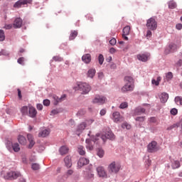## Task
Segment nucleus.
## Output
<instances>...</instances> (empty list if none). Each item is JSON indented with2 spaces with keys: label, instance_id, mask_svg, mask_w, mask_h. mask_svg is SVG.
Returning <instances> with one entry per match:
<instances>
[{
  "label": "nucleus",
  "instance_id": "nucleus-35",
  "mask_svg": "<svg viewBox=\"0 0 182 182\" xmlns=\"http://www.w3.org/2000/svg\"><path fill=\"white\" fill-rule=\"evenodd\" d=\"M77 36V31H73L70 35V41H73Z\"/></svg>",
  "mask_w": 182,
  "mask_h": 182
},
{
  "label": "nucleus",
  "instance_id": "nucleus-57",
  "mask_svg": "<svg viewBox=\"0 0 182 182\" xmlns=\"http://www.w3.org/2000/svg\"><path fill=\"white\" fill-rule=\"evenodd\" d=\"M151 31L150 30H148L146 33V38H151Z\"/></svg>",
  "mask_w": 182,
  "mask_h": 182
},
{
  "label": "nucleus",
  "instance_id": "nucleus-15",
  "mask_svg": "<svg viewBox=\"0 0 182 182\" xmlns=\"http://www.w3.org/2000/svg\"><path fill=\"white\" fill-rule=\"evenodd\" d=\"M150 56L149 53L144 54H139L136 55L138 60H141V62H147L149 60V57Z\"/></svg>",
  "mask_w": 182,
  "mask_h": 182
},
{
  "label": "nucleus",
  "instance_id": "nucleus-36",
  "mask_svg": "<svg viewBox=\"0 0 182 182\" xmlns=\"http://www.w3.org/2000/svg\"><path fill=\"white\" fill-rule=\"evenodd\" d=\"M180 167V161H174L172 164V168L176 169Z\"/></svg>",
  "mask_w": 182,
  "mask_h": 182
},
{
  "label": "nucleus",
  "instance_id": "nucleus-20",
  "mask_svg": "<svg viewBox=\"0 0 182 182\" xmlns=\"http://www.w3.org/2000/svg\"><path fill=\"white\" fill-rule=\"evenodd\" d=\"M27 138L29 141L28 149H32L35 146V141L33 140V136L32 134H27Z\"/></svg>",
  "mask_w": 182,
  "mask_h": 182
},
{
  "label": "nucleus",
  "instance_id": "nucleus-1",
  "mask_svg": "<svg viewBox=\"0 0 182 182\" xmlns=\"http://www.w3.org/2000/svg\"><path fill=\"white\" fill-rule=\"evenodd\" d=\"M124 85L121 88L122 93L133 92L134 90V79L132 76H125L124 78Z\"/></svg>",
  "mask_w": 182,
  "mask_h": 182
},
{
  "label": "nucleus",
  "instance_id": "nucleus-37",
  "mask_svg": "<svg viewBox=\"0 0 182 182\" xmlns=\"http://www.w3.org/2000/svg\"><path fill=\"white\" fill-rule=\"evenodd\" d=\"M127 107H129V103L127 102H124L119 105V109H127Z\"/></svg>",
  "mask_w": 182,
  "mask_h": 182
},
{
  "label": "nucleus",
  "instance_id": "nucleus-9",
  "mask_svg": "<svg viewBox=\"0 0 182 182\" xmlns=\"http://www.w3.org/2000/svg\"><path fill=\"white\" fill-rule=\"evenodd\" d=\"M168 48L169 49L165 50L166 55H168V53H171V52H176V50L180 48V45L171 43L169 44Z\"/></svg>",
  "mask_w": 182,
  "mask_h": 182
},
{
  "label": "nucleus",
  "instance_id": "nucleus-27",
  "mask_svg": "<svg viewBox=\"0 0 182 182\" xmlns=\"http://www.w3.org/2000/svg\"><path fill=\"white\" fill-rule=\"evenodd\" d=\"M18 141L20 144H22L23 146H25V144H26V138H25V136L22 135L18 136Z\"/></svg>",
  "mask_w": 182,
  "mask_h": 182
},
{
  "label": "nucleus",
  "instance_id": "nucleus-30",
  "mask_svg": "<svg viewBox=\"0 0 182 182\" xmlns=\"http://www.w3.org/2000/svg\"><path fill=\"white\" fill-rule=\"evenodd\" d=\"M168 8L170 9H174L176 8H177V4H176V2L174 1H171L168 3Z\"/></svg>",
  "mask_w": 182,
  "mask_h": 182
},
{
  "label": "nucleus",
  "instance_id": "nucleus-13",
  "mask_svg": "<svg viewBox=\"0 0 182 182\" xmlns=\"http://www.w3.org/2000/svg\"><path fill=\"white\" fill-rule=\"evenodd\" d=\"M28 4H32V0H18L14 5V8H21L22 5H28Z\"/></svg>",
  "mask_w": 182,
  "mask_h": 182
},
{
  "label": "nucleus",
  "instance_id": "nucleus-4",
  "mask_svg": "<svg viewBox=\"0 0 182 182\" xmlns=\"http://www.w3.org/2000/svg\"><path fill=\"white\" fill-rule=\"evenodd\" d=\"M18 177H21V173L16 171H9L4 176L5 180H16Z\"/></svg>",
  "mask_w": 182,
  "mask_h": 182
},
{
  "label": "nucleus",
  "instance_id": "nucleus-54",
  "mask_svg": "<svg viewBox=\"0 0 182 182\" xmlns=\"http://www.w3.org/2000/svg\"><path fill=\"white\" fill-rule=\"evenodd\" d=\"M4 28L5 29H12V24H6Z\"/></svg>",
  "mask_w": 182,
  "mask_h": 182
},
{
  "label": "nucleus",
  "instance_id": "nucleus-24",
  "mask_svg": "<svg viewBox=\"0 0 182 182\" xmlns=\"http://www.w3.org/2000/svg\"><path fill=\"white\" fill-rule=\"evenodd\" d=\"M50 133V130L44 129L39 132L38 137H46L47 136H49Z\"/></svg>",
  "mask_w": 182,
  "mask_h": 182
},
{
  "label": "nucleus",
  "instance_id": "nucleus-34",
  "mask_svg": "<svg viewBox=\"0 0 182 182\" xmlns=\"http://www.w3.org/2000/svg\"><path fill=\"white\" fill-rule=\"evenodd\" d=\"M12 147H13L14 151H15L16 153H18V151L21 150V148L19 147V144L18 143L14 144L12 145Z\"/></svg>",
  "mask_w": 182,
  "mask_h": 182
},
{
  "label": "nucleus",
  "instance_id": "nucleus-47",
  "mask_svg": "<svg viewBox=\"0 0 182 182\" xmlns=\"http://www.w3.org/2000/svg\"><path fill=\"white\" fill-rule=\"evenodd\" d=\"M18 63H19V65H25V58L23 57H21L18 59L17 60Z\"/></svg>",
  "mask_w": 182,
  "mask_h": 182
},
{
  "label": "nucleus",
  "instance_id": "nucleus-42",
  "mask_svg": "<svg viewBox=\"0 0 182 182\" xmlns=\"http://www.w3.org/2000/svg\"><path fill=\"white\" fill-rule=\"evenodd\" d=\"M98 60H99L100 65H103V62H105V57H103V55L100 54L98 57Z\"/></svg>",
  "mask_w": 182,
  "mask_h": 182
},
{
  "label": "nucleus",
  "instance_id": "nucleus-64",
  "mask_svg": "<svg viewBox=\"0 0 182 182\" xmlns=\"http://www.w3.org/2000/svg\"><path fill=\"white\" fill-rule=\"evenodd\" d=\"M19 182H26V181L23 178H20Z\"/></svg>",
  "mask_w": 182,
  "mask_h": 182
},
{
  "label": "nucleus",
  "instance_id": "nucleus-39",
  "mask_svg": "<svg viewBox=\"0 0 182 182\" xmlns=\"http://www.w3.org/2000/svg\"><path fill=\"white\" fill-rule=\"evenodd\" d=\"M97 156L100 157V159H102V157H103L105 156V151H103V149H99L97 150Z\"/></svg>",
  "mask_w": 182,
  "mask_h": 182
},
{
  "label": "nucleus",
  "instance_id": "nucleus-19",
  "mask_svg": "<svg viewBox=\"0 0 182 182\" xmlns=\"http://www.w3.org/2000/svg\"><path fill=\"white\" fill-rule=\"evenodd\" d=\"M146 109L141 107H138L134 110V116H139L142 113H145Z\"/></svg>",
  "mask_w": 182,
  "mask_h": 182
},
{
  "label": "nucleus",
  "instance_id": "nucleus-8",
  "mask_svg": "<svg viewBox=\"0 0 182 182\" xmlns=\"http://www.w3.org/2000/svg\"><path fill=\"white\" fill-rule=\"evenodd\" d=\"M100 139L101 140H102V143H105L106 139H109V140H114L115 136H114V134H113L112 131H109L105 135L103 134L101 135Z\"/></svg>",
  "mask_w": 182,
  "mask_h": 182
},
{
  "label": "nucleus",
  "instance_id": "nucleus-48",
  "mask_svg": "<svg viewBox=\"0 0 182 182\" xmlns=\"http://www.w3.org/2000/svg\"><path fill=\"white\" fill-rule=\"evenodd\" d=\"M177 113H178V110L177 109L173 108L171 109V114H172L173 116H176Z\"/></svg>",
  "mask_w": 182,
  "mask_h": 182
},
{
  "label": "nucleus",
  "instance_id": "nucleus-2",
  "mask_svg": "<svg viewBox=\"0 0 182 182\" xmlns=\"http://www.w3.org/2000/svg\"><path fill=\"white\" fill-rule=\"evenodd\" d=\"M78 90L81 92L82 95H87L89 92L91 90L90 85L86 82H79L78 85Z\"/></svg>",
  "mask_w": 182,
  "mask_h": 182
},
{
  "label": "nucleus",
  "instance_id": "nucleus-17",
  "mask_svg": "<svg viewBox=\"0 0 182 182\" xmlns=\"http://www.w3.org/2000/svg\"><path fill=\"white\" fill-rule=\"evenodd\" d=\"M82 60L87 65L92 62V55L90 53L85 54L82 56Z\"/></svg>",
  "mask_w": 182,
  "mask_h": 182
},
{
  "label": "nucleus",
  "instance_id": "nucleus-26",
  "mask_svg": "<svg viewBox=\"0 0 182 182\" xmlns=\"http://www.w3.org/2000/svg\"><path fill=\"white\" fill-rule=\"evenodd\" d=\"M160 99H161V103H166V102L168 100V94H167L166 92H163L161 95Z\"/></svg>",
  "mask_w": 182,
  "mask_h": 182
},
{
  "label": "nucleus",
  "instance_id": "nucleus-23",
  "mask_svg": "<svg viewBox=\"0 0 182 182\" xmlns=\"http://www.w3.org/2000/svg\"><path fill=\"white\" fill-rule=\"evenodd\" d=\"M59 151L61 156L68 154V153H69V148L66 146H63L60 148Z\"/></svg>",
  "mask_w": 182,
  "mask_h": 182
},
{
  "label": "nucleus",
  "instance_id": "nucleus-50",
  "mask_svg": "<svg viewBox=\"0 0 182 182\" xmlns=\"http://www.w3.org/2000/svg\"><path fill=\"white\" fill-rule=\"evenodd\" d=\"M44 106H49L50 105V100H43Z\"/></svg>",
  "mask_w": 182,
  "mask_h": 182
},
{
  "label": "nucleus",
  "instance_id": "nucleus-5",
  "mask_svg": "<svg viewBox=\"0 0 182 182\" xmlns=\"http://www.w3.org/2000/svg\"><path fill=\"white\" fill-rule=\"evenodd\" d=\"M107 102V98L102 95H96L95 98L92 100V103L97 105H105Z\"/></svg>",
  "mask_w": 182,
  "mask_h": 182
},
{
  "label": "nucleus",
  "instance_id": "nucleus-55",
  "mask_svg": "<svg viewBox=\"0 0 182 182\" xmlns=\"http://www.w3.org/2000/svg\"><path fill=\"white\" fill-rule=\"evenodd\" d=\"M176 29H178V31H181V29H182V24L181 23H178L176 26Z\"/></svg>",
  "mask_w": 182,
  "mask_h": 182
},
{
  "label": "nucleus",
  "instance_id": "nucleus-52",
  "mask_svg": "<svg viewBox=\"0 0 182 182\" xmlns=\"http://www.w3.org/2000/svg\"><path fill=\"white\" fill-rule=\"evenodd\" d=\"M109 43L110 45H112V46H114V45H115L117 43V41L116 38H112L109 41Z\"/></svg>",
  "mask_w": 182,
  "mask_h": 182
},
{
  "label": "nucleus",
  "instance_id": "nucleus-61",
  "mask_svg": "<svg viewBox=\"0 0 182 182\" xmlns=\"http://www.w3.org/2000/svg\"><path fill=\"white\" fill-rule=\"evenodd\" d=\"M116 52V49H114V48H111L109 49V53H114Z\"/></svg>",
  "mask_w": 182,
  "mask_h": 182
},
{
  "label": "nucleus",
  "instance_id": "nucleus-18",
  "mask_svg": "<svg viewBox=\"0 0 182 182\" xmlns=\"http://www.w3.org/2000/svg\"><path fill=\"white\" fill-rule=\"evenodd\" d=\"M65 166L67 168H70L72 167V157L70 156H67L64 158Z\"/></svg>",
  "mask_w": 182,
  "mask_h": 182
},
{
  "label": "nucleus",
  "instance_id": "nucleus-56",
  "mask_svg": "<svg viewBox=\"0 0 182 182\" xmlns=\"http://www.w3.org/2000/svg\"><path fill=\"white\" fill-rule=\"evenodd\" d=\"M37 109L38 110H42V109H43V105H42L41 104H38Z\"/></svg>",
  "mask_w": 182,
  "mask_h": 182
},
{
  "label": "nucleus",
  "instance_id": "nucleus-31",
  "mask_svg": "<svg viewBox=\"0 0 182 182\" xmlns=\"http://www.w3.org/2000/svg\"><path fill=\"white\" fill-rule=\"evenodd\" d=\"M175 103L178 105V106H182V97L180 96H177L175 97Z\"/></svg>",
  "mask_w": 182,
  "mask_h": 182
},
{
  "label": "nucleus",
  "instance_id": "nucleus-38",
  "mask_svg": "<svg viewBox=\"0 0 182 182\" xmlns=\"http://www.w3.org/2000/svg\"><path fill=\"white\" fill-rule=\"evenodd\" d=\"M53 60L54 62H62V60H63V58L59 55H56L53 58Z\"/></svg>",
  "mask_w": 182,
  "mask_h": 182
},
{
  "label": "nucleus",
  "instance_id": "nucleus-14",
  "mask_svg": "<svg viewBox=\"0 0 182 182\" xmlns=\"http://www.w3.org/2000/svg\"><path fill=\"white\" fill-rule=\"evenodd\" d=\"M112 120H114L115 123L123 122V117L120 115V112H115L112 114Z\"/></svg>",
  "mask_w": 182,
  "mask_h": 182
},
{
  "label": "nucleus",
  "instance_id": "nucleus-62",
  "mask_svg": "<svg viewBox=\"0 0 182 182\" xmlns=\"http://www.w3.org/2000/svg\"><path fill=\"white\" fill-rule=\"evenodd\" d=\"M122 38H123L125 41H129V38L127 37V35L122 34Z\"/></svg>",
  "mask_w": 182,
  "mask_h": 182
},
{
  "label": "nucleus",
  "instance_id": "nucleus-12",
  "mask_svg": "<svg viewBox=\"0 0 182 182\" xmlns=\"http://www.w3.org/2000/svg\"><path fill=\"white\" fill-rule=\"evenodd\" d=\"M97 140H99V139H93V138H91V140L90 139H86V148L88 149V150H92L93 149V144H95Z\"/></svg>",
  "mask_w": 182,
  "mask_h": 182
},
{
  "label": "nucleus",
  "instance_id": "nucleus-32",
  "mask_svg": "<svg viewBox=\"0 0 182 182\" xmlns=\"http://www.w3.org/2000/svg\"><path fill=\"white\" fill-rule=\"evenodd\" d=\"M180 127V122H176L167 128V130H173V129H178Z\"/></svg>",
  "mask_w": 182,
  "mask_h": 182
},
{
  "label": "nucleus",
  "instance_id": "nucleus-11",
  "mask_svg": "<svg viewBox=\"0 0 182 182\" xmlns=\"http://www.w3.org/2000/svg\"><path fill=\"white\" fill-rule=\"evenodd\" d=\"M97 173L99 177H102V178H107V173L103 166H98L97 168Z\"/></svg>",
  "mask_w": 182,
  "mask_h": 182
},
{
  "label": "nucleus",
  "instance_id": "nucleus-53",
  "mask_svg": "<svg viewBox=\"0 0 182 182\" xmlns=\"http://www.w3.org/2000/svg\"><path fill=\"white\" fill-rule=\"evenodd\" d=\"M151 83H152V85H154L155 86H159V85H160L159 83V81H157V80H156L154 79L151 80Z\"/></svg>",
  "mask_w": 182,
  "mask_h": 182
},
{
  "label": "nucleus",
  "instance_id": "nucleus-45",
  "mask_svg": "<svg viewBox=\"0 0 182 182\" xmlns=\"http://www.w3.org/2000/svg\"><path fill=\"white\" fill-rule=\"evenodd\" d=\"M31 168H32V170L36 171V170H39L40 166L38 164H33L31 165Z\"/></svg>",
  "mask_w": 182,
  "mask_h": 182
},
{
  "label": "nucleus",
  "instance_id": "nucleus-46",
  "mask_svg": "<svg viewBox=\"0 0 182 182\" xmlns=\"http://www.w3.org/2000/svg\"><path fill=\"white\" fill-rule=\"evenodd\" d=\"M60 113V110L58 109H53L51 112H50V115L51 116H54L55 114H58Z\"/></svg>",
  "mask_w": 182,
  "mask_h": 182
},
{
  "label": "nucleus",
  "instance_id": "nucleus-29",
  "mask_svg": "<svg viewBox=\"0 0 182 182\" xmlns=\"http://www.w3.org/2000/svg\"><path fill=\"white\" fill-rule=\"evenodd\" d=\"M77 152L80 156H85L86 154V151H85V147L83 146L80 145L77 147Z\"/></svg>",
  "mask_w": 182,
  "mask_h": 182
},
{
  "label": "nucleus",
  "instance_id": "nucleus-25",
  "mask_svg": "<svg viewBox=\"0 0 182 182\" xmlns=\"http://www.w3.org/2000/svg\"><path fill=\"white\" fill-rule=\"evenodd\" d=\"M95 75H96V70L95 68H90L87 73V77H90L93 79L95 77Z\"/></svg>",
  "mask_w": 182,
  "mask_h": 182
},
{
  "label": "nucleus",
  "instance_id": "nucleus-60",
  "mask_svg": "<svg viewBox=\"0 0 182 182\" xmlns=\"http://www.w3.org/2000/svg\"><path fill=\"white\" fill-rule=\"evenodd\" d=\"M103 73H98V77L99 79H103Z\"/></svg>",
  "mask_w": 182,
  "mask_h": 182
},
{
  "label": "nucleus",
  "instance_id": "nucleus-10",
  "mask_svg": "<svg viewBox=\"0 0 182 182\" xmlns=\"http://www.w3.org/2000/svg\"><path fill=\"white\" fill-rule=\"evenodd\" d=\"M52 97L53 99V105L55 106H58L59 103L63 102V100L66 99V95L64 94L60 97H58L57 95H53Z\"/></svg>",
  "mask_w": 182,
  "mask_h": 182
},
{
  "label": "nucleus",
  "instance_id": "nucleus-28",
  "mask_svg": "<svg viewBox=\"0 0 182 182\" xmlns=\"http://www.w3.org/2000/svg\"><path fill=\"white\" fill-rule=\"evenodd\" d=\"M86 126L87 124H85V122H82L81 124H80L77 127V132H83V130H85V129H86Z\"/></svg>",
  "mask_w": 182,
  "mask_h": 182
},
{
  "label": "nucleus",
  "instance_id": "nucleus-59",
  "mask_svg": "<svg viewBox=\"0 0 182 182\" xmlns=\"http://www.w3.org/2000/svg\"><path fill=\"white\" fill-rule=\"evenodd\" d=\"M105 114H106V109H103L100 111V115L105 116Z\"/></svg>",
  "mask_w": 182,
  "mask_h": 182
},
{
  "label": "nucleus",
  "instance_id": "nucleus-44",
  "mask_svg": "<svg viewBox=\"0 0 182 182\" xmlns=\"http://www.w3.org/2000/svg\"><path fill=\"white\" fill-rule=\"evenodd\" d=\"M122 127L123 129H127V130H130V129H132V126L127 124V122L122 124Z\"/></svg>",
  "mask_w": 182,
  "mask_h": 182
},
{
  "label": "nucleus",
  "instance_id": "nucleus-58",
  "mask_svg": "<svg viewBox=\"0 0 182 182\" xmlns=\"http://www.w3.org/2000/svg\"><path fill=\"white\" fill-rule=\"evenodd\" d=\"M67 174H68V176H72V174H73V170L69 169V170L67 171Z\"/></svg>",
  "mask_w": 182,
  "mask_h": 182
},
{
  "label": "nucleus",
  "instance_id": "nucleus-7",
  "mask_svg": "<svg viewBox=\"0 0 182 182\" xmlns=\"http://www.w3.org/2000/svg\"><path fill=\"white\" fill-rule=\"evenodd\" d=\"M158 150L159 146H157V142L155 141H151L147 146V151L149 153H156Z\"/></svg>",
  "mask_w": 182,
  "mask_h": 182
},
{
  "label": "nucleus",
  "instance_id": "nucleus-40",
  "mask_svg": "<svg viewBox=\"0 0 182 182\" xmlns=\"http://www.w3.org/2000/svg\"><path fill=\"white\" fill-rule=\"evenodd\" d=\"M5 41V33L4 30H0V42Z\"/></svg>",
  "mask_w": 182,
  "mask_h": 182
},
{
  "label": "nucleus",
  "instance_id": "nucleus-21",
  "mask_svg": "<svg viewBox=\"0 0 182 182\" xmlns=\"http://www.w3.org/2000/svg\"><path fill=\"white\" fill-rule=\"evenodd\" d=\"M37 114L38 112H36V109H35V107H29L28 116H30V117H35Z\"/></svg>",
  "mask_w": 182,
  "mask_h": 182
},
{
  "label": "nucleus",
  "instance_id": "nucleus-41",
  "mask_svg": "<svg viewBox=\"0 0 182 182\" xmlns=\"http://www.w3.org/2000/svg\"><path fill=\"white\" fill-rule=\"evenodd\" d=\"M167 82L173 79V73L169 72L166 75Z\"/></svg>",
  "mask_w": 182,
  "mask_h": 182
},
{
  "label": "nucleus",
  "instance_id": "nucleus-3",
  "mask_svg": "<svg viewBox=\"0 0 182 182\" xmlns=\"http://www.w3.org/2000/svg\"><path fill=\"white\" fill-rule=\"evenodd\" d=\"M120 164L113 161L108 166V172L110 174H117V172L120 171Z\"/></svg>",
  "mask_w": 182,
  "mask_h": 182
},
{
  "label": "nucleus",
  "instance_id": "nucleus-22",
  "mask_svg": "<svg viewBox=\"0 0 182 182\" xmlns=\"http://www.w3.org/2000/svg\"><path fill=\"white\" fill-rule=\"evenodd\" d=\"M14 28H21L22 26V19L21 18H17L14 22Z\"/></svg>",
  "mask_w": 182,
  "mask_h": 182
},
{
  "label": "nucleus",
  "instance_id": "nucleus-63",
  "mask_svg": "<svg viewBox=\"0 0 182 182\" xmlns=\"http://www.w3.org/2000/svg\"><path fill=\"white\" fill-rule=\"evenodd\" d=\"M150 122H151L152 123L156 122V118L151 117V118L150 119Z\"/></svg>",
  "mask_w": 182,
  "mask_h": 182
},
{
  "label": "nucleus",
  "instance_id": "nucleus-6",
  "mask_svg": "<svg viewBox=\"0 0 182 182\" xmlns=\"http://www.w3.org/2000/svg\"><path fill=\"white\" fill-rule=\"evenodd\" d=\"M146 28L151 31L157 29V21L153 18H150L146 22Z\"/></svg>",
  "mask_w": 182,
  "mask_h": 182
},
{
  "label": "nucleus",
  "instance_id": "nucleus-49",
  "mask_svg": "<svg viewBox=\"0 0 182 182\" xmlns=\"http://www.w3.org/2000/svg\"><path fill=\"white\" fill-rule=\"evenodd\" d=\"M17 92L19 100H22V92L20 89H17Z\"/></svg>",
  "mask_w": 182,
  "mask_h": 182
},
{
  "label": "nucleus",
  "instance_id": "nucleus-33",
  "mask_svg": "<svg viewBox=\"0 0 182 182\" xmlns=\"http://www.w3.org/2000/svg\"><path fill=\"white\" fill-rule=\"evenodd\" d=\"M122 35H129L130 33V27L129 26H125L122 30Z\"/></svg>",
  "mask_w": 182,
  "mask_h": 182
},
{
  "label": "nucleus",
  "instance_id": "nucleus-16",
  "mask_svg": "<svg viewBox=\"0 0 182 182\" xmlns=\"http://www.w3.org/2000/svg\"><path fill=\"white\" fill-rule=\"evenodd\" d=\"M90 161L86 158H80L77 162V166L80 168V167H83V166H86L89 164Z\"/></svg>",
  "mask_w": 182,
  "mask_h": 182
},
{
  "label": "nucleus",
  "instance_id": "nucleus-43",
  "mask_svg": "<svg viewBox=\"0 0 182 182\" xmlns=\"http://www.w3.org/2000/svg\"><path fill=\"white\" fill-rule=\"evenodd\" d=\"M21 112L23 114H28V107L24 106L21 107Z\"/></svg>",
  "mask_w": 182,
  "mask_h": 182
},
{
  "label": "nucleus",
  "instance_id": "nucleus-51",
  "mask_svg": "<svg viewBox=\"0 0 182 182\" xmlns=\"http://www.w3.org/2000/svg\"><path fill=\"white\" fill-rule=\"evenodd\" d=\"M135 120L136 122H144V117H137Z\"/></svg>",
  "mask_w": 182,
  "mask_h": 182
}]
</instances>
